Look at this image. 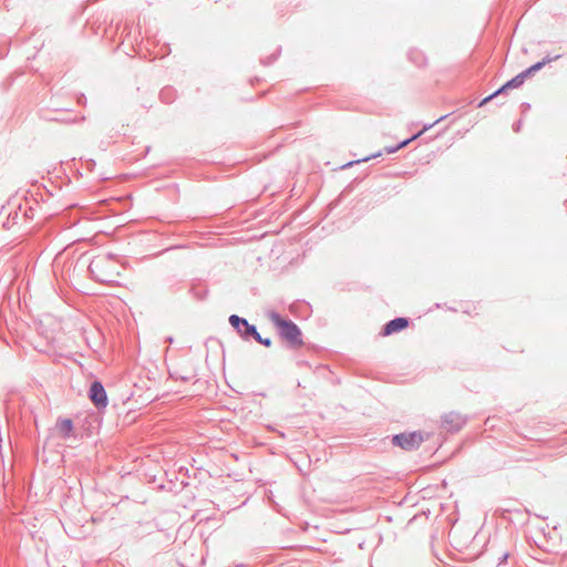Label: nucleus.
<instances>
[{"label": "nucleus", "instance_id": "obj_3", "mask_svg": "<svg viewBox=\"0 0 567 567\" xmlns=\"http://www.w3.org/2000/svg\"><path fill=\"white\" fill-rule=\"evenodd\" d=\"M423 442L424 435L421 431L399 433L391 437V443L404 451L416 450Z\"/></svg>", "mask_w": 567, "mask_h": 567}, {"label": "nucleus", "instance_id": "obj_12", "mask_svg": "<svg viewBox=\"0 0 567 567\" xmlns=\"http://www.w3.org/2000/svg\"><path fill=\"white\" fill-rule=\"evenodd\" d=\"M189 292L193 295V297L197 300H204L207 295V289L199 285H193L189 289Z\"/></svg>", "mask_w": 567, "mask_h": 567}, {"label": "nucleus", "instance_id": "obj_8", "mask_svg": "<svg viewBox=\"0 0 567 567\" xmlns=\"http://www.w3.org/2000/svg\"><path fill=\"white\" fill-rule=\"evenodd\" d=\"M56 430L63 439L71 436L73 431V422L71 419H60L56 422Z\"/></svg>", "mask_w": 567, "mask_h": 567}, {"label": "nucleus", "instance_id": "obj_10", "mask_svg": "<svg viewBox=\"0 0 567 567\" xmlns=\"http://www.w3.org/2000/svg\"><path fill=\"white\" fill-rule=\"evenodd\" d=\"M559 58H560L559 54L555 55V56L547 55L542 61L530 65L529 68H530L532 72L535 74L537 71L542 70L547 63L556 61Z\"/></svg>", "mask_w": 567, "mask_h": 567}, {"label": "nucleus", "instance_id": "obj_17", "mask_svg": "<svg viewBox=\"0 0 567 567\" xmlns=\"http://www.w3.org/2000/svg\"><path fill=\"white\" fill-rule=\"evenodd\" d=\"M277 59V54H272L268 56L267 59H261V63L265 65L271 64Z\"/></svg>", "mask_w": 567, "mask_h": 567}, {"label": "nucleus", "instance_id": "obj_16", "mask_svg": "<svg viewBox=\"0 0 567 567\" xmlns=\"http://www.w3.org/2000/svg\"><path fill=\"white\" fill-rule=\"evenodd\" d=\"M254 340L267 348H269L272 343L270 338H262L260 333L258 332L257 336L254 338Z\"/></svg>", "mask_w": 567, "mask_h": 567}, {"label": "nucleus", "instance_id": "obj_18", "mask_svg": "<svg viewBox=\"0 0 567 567\" xmlns=\"http://www.w3.org/2000/svg\"><path fill=\"white\" fill-rule=\"evenodd\" d=\"M520 76H523V80L525 81L526 79L530 78L532 75H534V73L532 72L530 68H527L526 70H524L523 72L519 73Z\"/></svg>", "mask_w": 567, "mask_h": 567}, {"label": "nucleus", "instance_id": "obj_13", "mask_svg": "<svg viewBox=\"0 0 567 567\" xmlns=\"http://www.w3.org/2000/svg\"><path fill=\"white\" fill-rule=\"evenodd\" d=\"M159 97L164 103L169 104L175 99V92L172 87H164L159 93Z\"/></svg>", "mask_w": 567, "mask_h": 567}, {"label": "nucleus", "instance_id": "obj_24", "mask_svg": "<svg viewBox=\"0 0 567 567\" xmlns=\"http://www.w3.org/2000/svg\"><path fill=\"white\" fill-rule=\"evenodd\" d=\"M522 107L524 109V111H527V110H529L530 105H529V103H523Z\"/></svg>", "mask_w": 567, "mask_h": 567}, {"label": "nucleus", "instance_id": "obj_11", "mask_svg": "<svg viewBox=\"0 0 567 567\" xmlns=\"http://www.w3.org/2000/svg\"><path fill=\"white\" fill-rule=\"evenodd\" d=\"M559 58H560L559 54L555 55V56L547 55L542 61L530 65L529 68H530L532 72L535 74L537 71L542 70L547 63L556 61Z\"/></svg>", "mask_w": 567, "mask_h": 567}, {"label": "nucleus", "instance_id": "obj_21", "mask_svg": "<svg viewBox=\"0 0 567 567\" xmlns=\"http://www.w3.org/2000/svg\"><path fill=\"white\" fill-rule=\"evenodd\" d=\"M396 151H399L396 145L395 146H386V147H384V153H386V154H393Z\"/></svg>", "mask_w": 567, "mask_h": 567}, {"label": "nucleus", "instance_id": "obj_1", "mask_svg": "<svg viewBox=\"0 0 567 567\" xmlns=\"http://www.w3.org/2000/svg\"><path fill=\"white\" fill-rule=\"evenodd\" d=\"M118 268L117 261L111 255L95 256L89 265L92 278L102 284L116 281L120 276Z\"/></svg>", "mask_w": 567, "mask_h": 567}, {"label": "nucleus", "instance_id": "obj_14", "mask_svg": "<svg viewBox=\"0 0 567 567\" xmlns=\"http://www.w3.org/2000/svg\"><path fill=\"white\" fill-rule=\"evenodd\" d=\"M524 80H523V76H520V74H517L516 76H514L513 79H511L509 81H507L505 83V87H508V89H517L519 86H522L524 84Z\"/></svg>", "mask_w": 567, "mask_h": 567}, {"label": "nucleus", "instance_id": "obj_23", "mask_svg": "<svg viewBox=\"0 0 567 567\" xmlns=\"http://www.w3.org/2000/svg\"><path fill=\"white\" fill-rule=\"evenodd\" d=\"M522 128V121H517L516 123L513 124V130L514 132L518 133Z\"/></svg>", "mask_w": 567, "mask_h": 567}, {"label": "nucleus", "instance_id": "obj_22", "mask_svg": "<svg viewBox=\"0 0 567 567\" xmlns=\"http://www.w3.org/2000/svg\"><path fill=\"white\" fill-rule=\"evenodd\" d=\"M508 556H509V554H508V553H504V554L498 558V565L504 564V563L508 559Z\"/></svg>", "mask_w": 567, "mask_h": 567}, {"label": "nucleus", "instance_id": "obj_5", "mask_svg": "<svg viewBox=\"0 0 567 567\" xmlns=\"http://www.w3.org/2000/svg\"><path fill=\"white\" fill-rule=\"evenodd\" d=\"M89 398L96 409H104L107 406V394L101 381L95 380L91 383Z\"/></svg>", "mask_w": 567, "mask_h": 567}, {"label": "nucleus", "instance_id": "obj_15", "mask_svg": "<svg viewBox=\"0 0 567 567\" xmlns=\"http://www.w3.org/2000/svg\"><path fill=\"white\" fill-rule=\"evenodd\" d=\"M381 155H382V152H378V153H375V154H371V155H369V156H367V157H364V158H362V159H358V161L349 162V163L344 164V165L342 166V168L350 167V166H352V165H354V164H357V163L368 162L369 159H371V158H377V157H379V156H381Z\"/></svg>", "mask_w": 567, "mask_h": 567}, {"label": "nucleus", "instance_id": "obj_6", "mask_svg": "<svg viewBox=\"0 0 567 567\" xmlns=\"http://www.w3.org/2000/svg\"><path fill=\"white\" fill-rule=\"evenodd\" d=\"M467 422L458 412H449L442 416V427L447 432H458Z\"/></svg>", "mask_w": 567, "mask_h": 567}, {"label": "nucleus", "instance_id": "obj_25", "mask_svg": "<svg viewBox=\"0 0 567 567\" xmlns=\"http://www.w3.org/2000/svg\"><path fill=\"white\" fill-rule=\"evenodd\" d=\"M84 101H85V96H84V95H81V96L79 97V103H83Z\"/></svg>", "mask_w": 567, "mask_h": 567}, {"label": "nucleus", "instance_id": "obj_26", "mask_svg": "<svg viewBox=\"0 0 567 567\" xmlns=\"http://www.w3.org/2000/svg\"><path fill=\"white\" fill-rule=\"evenodd\" d=\"M181 379L184 381V382H187L189 380V378L187 377H181Z\"/></svg>", "mask_w": 567, "mask_h": 567}, {"label": "nucleus", "instance_id": "obj_7", "mask_svg": "<svg viewBox=\"0 0 567 567\" xmlns=\"http://www.w3.org/2000/svg\"><path fill=\"white\" fill-rule=\"evenodd\" d=\"M408 326H409L408 318H404V317L394 318L383 326L381 334L383 337H388L395 332H400V331L404 330Z\"/></svg>", "mask_w": 567, "mask_h": 567}, {"label": "nucleus", "instance_id": "obj_19", "mask_svg": "<svg viewBox=\"0 0 567 567\" xmlns=\"http://www.w3.org/2000/svg\"><path fill=\"white\" fill-rule=\"evenodd\" d=\"M495 97H496V96H495V94H494V93L489 94L488 96L484 97V99L478 103V106L481 107V106L485 105L486 103H488L489 101H492V100H493V99H495Z\"/></svg>", "mask_w": 567, "mask_h": 567}, {"label": "nucleus", "instance_id": "obj_9", "mask_svg": "<svg viewBox=\"0 0 567 567\" xmlns=\"http://www.w3.org/2000/svg\"><path fill=\"white\" fill-rule=\"evenodd\" d=\"M444 117H445V116H441L440 118H437V120H436V121H434L433 123H431V124H429V125H425V126H424V128H423L421 132H419V133L414 134V135H413L412 137H410V138H406V140H404V141L400 142L399 144H396L398 150H401V148L405 147L406 145H409L412 141H414L415 138H417L419 136H421L423 132H425V131H427L429 128L433 127V126H434V124H436L437 122H440V121H441V120H443Z\"/></svg>", "mask_w": 567, "mask_h": 567}, {"label": "nucleus", "instance_id": "obj_20", "mask_svg": "<svg viewBox=\"0 0 567 567\" xmlns=\"http://www.w3.org/2000/svg\"><path fill=\"white\" fill-rule=\"evenodd\" d=\"M507 90H509L508 87H505V84H503L498 90H496L494 92L495 96H498V95H502L504 94Z\"/></svg>", "mask_w": 567, "mask_h": 567}, {"label": "nucleus", "instance_id": "obj_2", "mask_svg": "<svg viewBox=\"0 0 567 567\" xmlns=\"http://www.w3.org/2000/svg\"><path fill=\"white\" fill-rule=\"evenodd\" d=\"M268 317L277 328L280 338L284 339L291 349H298L303 344L301 330L292 320L281 317L276 311H271Z\"/></svg>", "mask_w": 567, "mask_h": 567}, {"label": "nucleus", "instance_id": "obj_4", "mask_svg": "<svg viewBox=\"0 0 567 567\" xmlns=\"http://www.w3.org/2000/svg\"><path fill=\"white\" fill-rule=\"evenodd\" d=\"M229 323L245 341L254 339L258 333L255 324H250L245 318H241L237 315H231L229 317Z\"/></svg>", "mask_w": 567, "mask_h": 567}]
</instances>
